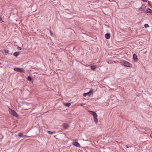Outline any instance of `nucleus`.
Returning a JSON list of instances; mask_svg holds the SVG:
<instances>
[{"label": "nucleus", "instance_id": "393cba45", "mask_svg": "<svg viewBox=\"0 0 152 152\" xmlns=\"http://www.w3.org/2000/svg\"><path fill=\"white\" fill-rule=\"evenodd\" d=\"M126 148H129V147H128V146H126Z\"/></svg>", "mask_w": 152, "mask_h": 152}, {"label": "nucleus", "instance_id": "1a4fd4ad", "mask_svg": "<svg viewBox=\"0 0 152 152\" xmlns=\"http://www.w3.org/2000/svg\"><path fill=\"white\" fill-rule=\"evenodd\" d=\"M72 145L76 147H80V145L79 143L77 142H74L72 143Z\"/></svg>", "mask_w": 152, "mask_h": 152}, {"label": "nucleus", "instance_id": "b1692460", "mask_svg": "<svg viewBox=\"0 0 152 152\" xmlns=\"http://www.w3.org/2000/svg\"><path fill=\"white\" fill-rule=\"evenodd\" d=\"M80 105H81V106H83V103L81 104H80Z\"/></svg>", "mask_w": 152, "mask_h": 152}, {"label": "nucleus", "instance_id": "6e6552de", "mask_svg": "<svg viewBox=\"0 0 152 152\" xmlns=\"http://www.w3.org/2000/svg\"><path fill=\"white\" fill-rule=\"evenodd\" d=\"M144 13H152V10L150 8L145 9Z\"/></svg>", "mask_w": 152, "mask_h": 152}, {"label": "nucleus", "instance_id": "6ab92c4d", "mask_svg": "<svg viewBox=\"0 0 152 152\" xmlns=\"http://www.w3.org/2000/svg\"><path fill=\"white\" fill-rule=\"evenodd\" d=\"M4 51L5 52V53H7L9 52V50H4Z\"/></svg>", "mask_w": 152, "mask_h": 152}, {"label": "nucleus", "instance_id": "ddd939ff", "mask_svg": "<svg viewBox=\"0 0 152 152\" xmlns=\"http://www.w3.org/2000/svg\"><path fill=\"white\" fill-rule=\"evenodd\" d=\"M20 53L19 52H15L14 53L13 55L15 57H17L19 55Z\"/></svg>", "mask_w": 152, "mask_h": 152}, {"label": "nucleus", "instance_id": "9b49d317", "mask_svg": "<svg viewBox=\"0 0 152 152\" xmlns=\"http://www.w3.org/2000/svg\"><path fill=\"white\" fill-rule=\"evenodd\" d=\"M62 126L65 129H67L69 127V125L65 123H64L62 124Z\"/></svg>", "mask_w": 152, "mask_h": 152}, {"label": "nucleus", "instance_id": "39448f33", "mask_svg": "<svg viewBox=\"0 0 152 152\" xmlns=\"http://www.w3.org/2000/svg\"><path fill=\"white\" fill-rule=\"evenodd\" d=\"M14 70L18 72L22 73L24 72L23 69V68L18 67H15L14 69Z\"/></svg>", "mask_w": 152, "mask_h": 152}, {"label": "nucleus", "instance_id": "a878e982", "mask_svg": "<svg viewBox=\"0 0 152 152\" xmlns=\"http://www.w3.org/2000/svg\"><path fill=\"white\" fill-rule=\"evenodd\" d=\"M151 137H152V136Z\"/></svg>", "mask_w": 152, "mask_h": 152}, {"label": "nucleus", "instance_id": "f257e3e1", "mask_svg": "<svg viewBox=\"0 0 152 152\" xmlns=\"http://www.w3.org/2000/svg\"><path fill=\"white\" fill-rule=\"evenodd\" d=\"M88 112L91 115H93L94 121L96 124H97L98 121V120L97 118V116L96 113L93 111H89Z\"/></svg>", "mask_w": 152, "mask_h": 152}, {"label": "nucleus", "instance_id": "4be33fe9", "mask_svg": "<svg viewBox=\"0 0 152 152\" xmlns=\"http://www.w3.org/2000/svg\"><path fill=\"white\" fill-rule=\"evenodd\" d=\"M17 49L18 50H21V48L20 47H18L17 48Z\"/></svg>", "mask_w": 152, "mask_h": 152}, {"label": "nucleus", "instance_id": "412c9836", "mask_svg": "<svg viewBox=\"0 0 152 152\" xmlns=\"http://www.w3.org/2000/svg\"><path fill=\"white\" fill-rule=\"evenodd\" d=\"M143 2H147V1H149L147 0H140Z\"/></svg>", "mask_w": 152, "mask_h": 152}, {"label": "nucleus", "instance_id": "423d86ee", "mask_svg": "<svg viewBox=\"0 0 152 152\" xmlns=\"http://www.w3.org/2000/svg\"><path fill=\"white\" fill-rule=\"evenodd\" d=\"M11 114L13 116L17 117L19 116L18 115L17 113L14 110H11L10 112Z\"/></svg>", "mask_w": 152, "mask_h": 152}, {"label": "nucleus", "instance_id": "4468645a", "mask_svg": "<svg viewBox=\"0 0 152 152\" xmlns=\"http://www.w3.org/2000/svg\"><path fill=\"white\" fill-rule=\"evenodd\" d=\"M47 132L48 134H53V133H56V132H55V131L51 132V131H47Z\"/></svg>", "mask_w": 152, "mask_h": 152}, {"label": "nucleus", "instance_id": "2eb2a0df", "mask_svg": "<svg viewBox=\"0 0 152 152\" xmlns=\"http://www.w3.org/2000/svg\"><path fill=\"white\" fill-rule=\"evenodd\" d=\"M27 80L28 81H31L32 80L31 77L30 76H28L27 77Z\"/></svg>", "mask_w": 152, "mask_h": 152}, {"label": "nucleus", "instance_id": "9d476101", "mask_svg": "<svg viewBox=\"0 0 152 152\" xmlns=\"http://www.w3.org/2000/svg\"><path fill=\"white\" fill-rule=\"evenodd\" d=\"M110 34L109 33H107L105 34V38L107 39H109L110 38Z\"/></svg>", "mask_w": 152, "mask_h": 152}, {"label": "nucleus", "instance_id": "5701e85b", "mask_svg": "<svg viewBox=\"0 0 152 152\" xmlns=\"http://www.w3.org/2000/svg\"><path fill=\"white\" fill-rule=\"evenodd\" d=\"M109 104V103H108V102L106 104V105H108Z\"/></svg>", "mask_w": 152, "mask_h": 152}, {"label": "nucleus", "instance_id": "f8f14e48", "mask_svg": "<svg viewBox=\"0 0 152 152\" xmlns=\"http://www.w3.org/2000/svg\"><path fill=\"white\" fill-rule=\"evenodd\" d=\"M90 67L91 70H94L97 68V66L95 65H92Z\"/></svg>", "mask_w": 152, "mask_h": 152}, {"label": "nucleus", "instance_id": "aec40b11", "mask_svg": "<svg viewBox=\"0 0 152 152\" xmlns=\"http://www.w3.org/2000/svg\"><path fill=\"white\" fill-rule=\"evenodd\" d=\"M49 31H50V34L51 36H52L53 35V33L52 32L51 30H50Z\"/></svg>", "mask_w": 152, "mask_h": 152}, {"label": "nucleus", "instance_id": "0eeeda50", "mask_svg": "<svg viewBox=\"0 0 152 152\" xmlns=\"http://www.w3.org/2000/svg\"><path fill=\"white\" fill-rule=\"evenodd\" d=\"M133 60L134 62H137L138 60V58L137 55L135 54H134L133 55Z\"/></svg>", "mask_w": 152, "mask_h": 152}, {"label": "nucleus", "instance_id": "a211bd4d", "mask_svg": "<svg viewBox=\"0 0 152 152\" xmlns=\"http://www.w3.org/2000/svg\"><path fill=\"white\" fill-rule=\"evenodd\" d=\"M144 27L145 28H146L149 27V26L148 24H146L144 25Z\"/></svg>", "mask_w": 152, "mask_h": 152}, {"label": "nucleus", "instance_id": "20e7f679", "mask_svg": "<svg viewBox=\"0 0 152 152\" xmlns=\"http://www.w3.org/2000/svg\"><path fill=\"white\" fill-rule=\"evenodd\" d=\"M145 8L146 6L144 5L143 4L142 5V6L138 10L140 11H142L141 13H144L145 11Z\"/></svg>", "mask_w": 152, "mask_h": 152}, {"label": "nucleus", "instance_id": "dca6fc26", "mask_svg": "<svg viewBox=\"0 0 152 152\" xmlns=\"http://www.w3.org/2000/svg\"><path fill=\"white\" fill-rule=\"evenodd\" d=\"M71 103H66L65 104V106L67 107H69L71 105Z\"/></svg>", "mask_w": 152, "mask_h": 152}, {"label": "nucleus", "instance_id": "7ed1b4c3", "mask_svg": "<svg viewBox=\"0 0 152 152\" xmlns=\"http://www.w3.org/2000/svg\"><path fill=\"white\" fill-rule=\"evenodd\" d=\"M93 90L91 89L88 92L83 94V95L85 97L87 95H88V96H90L91 94H93Z\"/></svg>", "mask_w": 152, "mask_h": 152}, {"label": "nucleus", "instance_id": "f3484780", "mask_svg": "<svg viewBox=\"0 0 152 152\" xmlns=\"http://www.w3.org/2000/svg\"><path fill=\"white\" fill-rule=\"evenodd\" d=\"M18 136L20 137H22L23 136V135L22 133H20L18 134Z\"/></svg>", "mask_w": 152, "mask_h": 152}, {"label": "nucleus", "instance_id": "f03ea898", "mask_svg": "<svg viewBox=\"0 0 152 152\" xmlns=\"http://www.w3.org/2000/svg\"><path fill=\"white\" fill-rule=\"evenodd\" d=\"M121 65L125 66L131 67H132V64L125 61H123L121 62Z\"/></svg>", "mask_w": 152, "mask_h": 152}]
</instances>
